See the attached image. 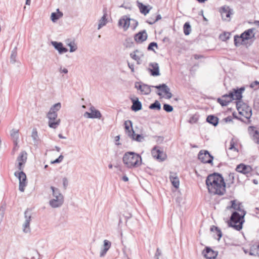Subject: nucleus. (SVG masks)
I'll use <instances>...</instances> for the list:
<instances>
[{"label": "nucleus", "instance_id": "f257e3e1", "mask_svg": "<svg viewBox=\"0 0 259 259\" xmlns=\"http://www.w3.org/2000/svg\"><path fill=\"white\" fill-rule=\"evenodd\" d=\"M208 192L213 194L222 195L226 191V184L222 176L213 173L208 175L206 180Z\"/></svg>", "mask_w": 259, "mask_h": 259}, {"label": "nucleus", "instance_id": "f03ea898", "mask_svg": "<svg viewBox=\"0 0 259 259\" xmlns=\"http://www.w3.org/2000/svg\"><path fill=\"white\" fill-rule=\"evenodd\" d=\"M231 208L236 211L233 212L230 217L228 225L234 229L240 231L242 228V224L244 222V217L246 211L242 208L240 203H236L235 200L231 201Z\"/></svg>", "mask_w": 259, "mask_h": 259}, {"label": "nucleus", "instance_id": "7ed1b4c3", "mask_svg": "<svg viewBox=\"0 0 259 259\" xmlns=\"http://www.w3.org/2000/svg\"><path fill=\"white\" fill-rule=\"evenodd\" d=\"M122 160L125 165L129 168L139 167L142 164L141 156L134 152H126Z\"/></svg>", "mask_w": 259, "mask_h": 259}, {"label": "nucleus", "instance_id": "20e7f679", "mask_svg": "<svg viewBox=\"0 0 259 259\" xmlns=\"http://www.w3.org/2000/svg\"><path fill=\"white\" fill-rule=\"evenodd\" d=\"M244 90V88L237 89H233L229 94H225L222 96L223 99H218V102L222 106H227L232 100L241 101L242 97V93Z\"/></svg>", "mask_w": 259, "mask_h": 259}, {"label": "nucleus", "instance_id": "39448f33", "mask_svg": "<svg viewBox=\"0 0 259 259\" xmlns=\"http://www.w3.org/2000/svg\"><path fill=\"white\" fill-rule=\"evenodd\" d=\"M50 189L52 191V197L49 200V205L53 208L61 207L64 201L63 195L58 188L54 186H51Z\"/></svg>", "mask_w": 259, "mask_h": 259}, {"label": "nucleus", "instance_id": "423d86ee", "mask_svg": "<svg viewBox=\"0 0 259 259\" xmlns=\"http://www.w3.org/2000/svg\"><path fill=\"white\" fill-rule=\"evenodd\" d=\"M61 103H57L53 105L50 108L47 114V117L49 119V126L50 127L55 129L60 124V119H57V111H59L61 109Z\"/></svg>", "mask_w": 259, "mask_h": 259}, {"label": "nucleus", "instance_id": "0eeeda50", "mask_svg": "<svg viewBox=\"0 0 259 259\" xmlns=\"http://www.w3.org/2000/svg\"><path fill=\"white\" fill-rule=\"evenodd\" d=\"M237 109L239 113L246 119H249L252 115V109L250 107L246 104L243 103L241 101L236 102Z\"/></svg>", "mask_w": 259, "mask_h": 259}, {"label": "nucleus", "instance_id": "6e6552de", "mask_svg": "<svg viewBox=\"0 0 259 259\" xmlns=\"http://www.w3.org/2000/svg\"><path fill=\"white\" fill-rule=\"evenodd\" d=\"M14 175L19 181V190L22 192H24L27 184L26 174L22 170L15 172Z\"/></svg>", "mask_w": 259, "mask_h": 259}, {"label": "nucleus", "instance_id": "1a4fd4ad", "mask_svg": "<svg viewBox=\"0 0 259 259\" xmlns=\"http://www.w3.org/2000/svg\"><path fill=\"white\" fill-rule=\"evenodd\" d=\"M31 212L27 209L24 212V221L22 225V229L24 233H29L31 232L30 223L31 220Z\"/></svg>", "mask_w": 259, "mask_h": 259}, {"label": "nucleus", "instance_id": "9d476101", "mask_svg": "<svg viewBox=\"0 0 259 259\" xmlns=\"http://www.w3.org/2000/svg\"><path fill=\"white\" fill-rule=\"evenodd\" d=\"M198 158L202 162L204 163H212L213 159V157L206 150H201L198 154Z\"/></svg>", "mask_w": 259, "mask_h": 259}, {"label": "nucleus", "instance_id": "9b49d317", "mask_svg": "<svg viewBox=\"0 0 259 259\" xmlns=\"http://www.w3.org/2000/svg\"><path fill=\"white\" fill-rule=\"evenodd\" d=\"M254 28H250L245 30L240 36L235 35V41H236V39H242V41L251 39L254 37Z\"/></svg>", "mask_w": 259, "mask_h": 259}, {"label": "nucleus", "instance_id": "f8f14e48", "mask_svg": "<svg viewBox=\"0 0 259 259\" xmlns=\"http://www.w3.org/2000/svg\"><path fill=\"white\" fill-rule=\"evenodd\" d=\"M152 85H148L141 82H136L135 84V88L138 90L140 91L141 94L146 95H148L150 94L151 92V88H152Z\"/></svg>", "mask_w": 259, "mask_h": 259}, {"label": "nucleus", "instance_id": "ddd939ff", "mask_svg": "<svg viewBox=\"0 0 259 259\" xmlns=\"http://www.w3.org/2000/svg\"><path fill=\"white\" fill-rule=\"evenodd\" d=\"M152 155L154 158L160 161H164L166 158V154L163 151L154 147L151 151Z\"/></svg>", "mask_w": 259, "mask_h": 259}, {"label": "nucleus", "instance_id": "4468645a", "mask_svg": "<svg viewBox=\"0 0 259 259\" xmlns=\"http://www.w3.org/2000/svg\"><path fill=\"white\" fill-rule=\"evenodd\" d=\"M27 160V153L25 151H22L17 158L18 161L17 168L19 170H23L24 165Z\"/></svg>", "mask_w": 259, "mask_h": 259}, {"label": "nucleus", "instance_id": "2eb2a0df", "mask_svg": "<svg viewBox=\"0 0 259 259\" xmlns=\"http://www.w3.org/2000/svg\"><path fill=\"white\" fill-rule=\"evenodd\" d=\"M152 88H154L155 89H157L159 90V91L162 92L165 94L166 95L165 98L167 99H170L172 95L170 92V89L168 88V87L164 83L160 84L158 85L155 86H152Z\"/></svg>", "mask_w": 259, "mask_h": 259}, {"label": "nucleus", "instance_id": "dca6fc26", "mask_svg": "<svg viewBox=\"0 0 259 259\" xmlns=\"http://www.w3.org/2000/svg\"><path fill=\"white\" fill-rule=\"evenodd\" d=\"M90 110L91 112H85L84 114V117L89 118H100L101 117L100 112L95 109L94 107H91Z\"/></svg>", "mask_w": 259, "mask_h": 259}, {"label": "nucleus", "instance_id": "f3484780", "mask_svg": "<svg viewBox=\"0 0 259 259\" xmlns=\"http://www.w3.org/2000/svg\"><path fill=\"white\" fill-rule=\"evenodd\" d=\"M248 131L252 140L255 143L259 144V132L253 126H249Z\"/></svg>", "mask_w": 259, "mask_h": 259}, {"label": "nucleus", "instance_id": "a211bd4d", "mask_svg": "<svg viewBox=\"0 0 259 259\" xmlns=\"http://www.w3.org/2000/svg\"><path fill=\"white\" fill-rule=\"evenodd\" d=\"M204 256L207 259H212L217 257L218 252L209 247H206L202 252Z\"/></svg>", "mask_w": 259, "mask_h": 259}, {"label": "nucleus", "instance_id": "6ab92c4d", "mask_svg": "<svg viewBox=\"0 0 259 259\" xmlns=\"http://www.w3.org/2000/svg\"><path fill=\"white\" fill-rule=\"evenodd\" d=\"M131 19L127 16H124L118 21V26L122 27L124 30H126L130 26Z\"/></svg>", "mask_w": 259, "mask_h": 259}, {"label": "nucleus", "instance_id": "aec40b11", "mask_svg": "<svg viewBox=\"0 0 259 259\" xmlns=\"http://www.w3.org/2000/svg\"><path fill=\"white\" fill-rule=\"evenodd\" d=\"M236 170L239 172L246 175L250 173L252 171V168L249 165H246L241 163L237 166Z\"/></svg>", "mask_w": 259, "mask_h": 259}, {"label": "nucleus", "instance_id": "412c9836", "mask_svg": "<svg viewBox=\"0 0 259 259\" xmlns=\"http://www.w3.org/2000/svg\"><path fill=\"white\" fill-rule=\"evenodd\" d=\"M149 66L151 67V68L149 69V70L150 72V74L151 75L153 76H159L160 75L159 67L157 63H151L149 64Z\"/></svg>", "mask_w": 259, "mask_h": 259}, {"label": "nucleus", "instance_id": "4be33fe9", "mask_svg": "<svg viewBox=\"0 0 259 259\" xmlns=\"http://www.w3.org/2000/svg\"><path fill=\"white\" fill-rule=\"evenodd\" d=\"M125 133L128 137L134 135V131L133 129V123L131 120H127L124 123Z\"/></svg>", "mask_w": 259, "mask_h": 259}, {"label": "nucleus", "instance_id": "5701e85b", "mask_svg": "<svg viewBox=\"0 0 259 259\" xmlns=\"http://www.w3.org/2000/svg\"><path fill=\"white\" fill-rule=\"evenodd\" d=\"M137 6L140 10V12L144 15H146L148 14L150 10L152 9V7L150 6L144 5L143 3L138 1H137Z\"/></svg>", "mask_w": 259, "mask_h": 259}, {"label": "nucleus", "instance_id": "b1692460", "mask_svg": "<svg viewBox=\"0 0 259 259\" xmlns=\"http://www.w3.org/2000/svg\"><path fill=\"white\" fill-rule=\"evenodd\" d=\"M135 41L137 42H142L147 38V34L146 31L144 30L137 33L134 37Z\"/></svg>", "mask_w": 259, "mask_h": 259}, {"label": "nucleus", "instance_id": "393cba45", "mask_svg": "<svg viewBox=\"0 0 259 259\" xmlns=\"http://www.w3.org/2000/svg\"><path fill=\"white\" fill-rule=\"evenodd\" d=\"M52 44L56 50H57L59 54L66 53L68 51L67 49L64 47L63 44L60 42L52 41Z\"/></svg>", "mask_w": 259, "mask_h": 259}, {"label": "nucleus", "instance_id": "a878e982", "mask_svg": "<svg viewBox=\"0 0 259 259\" xmlns=\"http://www.w3.org/2000/svg\"><path fill=\"white\" fill-rule=\"evenodd\" d=\"M67 46L70 48L69 52L73 53L77 50V45L74 40L67 39L65 41Z\"/></svg>", "mask_w": 259, "mask_h": 259}, {"label": "nucleus", "instance_id": "bb28decb", "mask_svg": "<svg viewBox=\"0 0 259 259\" xmlns=\"http://www.w3.org/2000/svg\"><path fill=\"white\" fill-rule=\"evenodd\" d=\"M143 56V54L142 52L138 50H136L133 53L130 54V57L137 62L138 64H140L141 58Z\"/></svg>", "mask_w": 259, "mask_h": 259}, {"label": "nucleus", "instance_id": "cd10ccee", "mask_svg": "<svg viewBox=\"0 0 259 259\" xmlns=\"http://www.w3.org/2000/svg\"><path fill=\"white\" fill-rule=\"evenodd\" d=\"M111 245V242L107 240H104L103 248L101 249L100 251V257H103L106 254L107 251L109 249Z\"/></svg>", "mask_w": 259, "mask_h": 259}, {"label": "nucleus", "instance_id": "c85d7f7f", "mask_svg": "<svg viewBox=\"0 0 259 259\" xmlns=\"http://www.w3.org/2000/svg\"><path fill=\"white\" fill-rule=\"evenodd\" d=\"M169 179L174 187L176 188L179 187L180 181L176 174H171L169 176Z\"/></svg>", "mask_w": 259, "mask_h": 259}, {"label": "nucleus", "instance_id": "c756f323", "mask_svg": "<svg viewBox=\"0 0 259 259\" xmlns=\"http://www.w3.org/2000/svg\"><path fill=\"white\" fill-rule=\"evenodd\" d=\"M232 14V10L229 8H223L221 11L222 17L223 19L227 20L229 18L230 15Z\"/></svg>", "mask_w": 259, "mask_h": 259}, {"label": "nucleus", "instance_id": "7c9ffc66", "mask_svg": "<svg viewBox=\"0 0 259 259\" xmlns=\"http://www.w3.org/2000/svg\"><path fill=\"white\" fill-rule=\"evenodd\" d=\"M63 13L59 11V9H57V12H54L51 14V19L53 22H56L59 18L63 16Z\"/></svg>", "mask_w": 259, "mask_h": 259}, {"label": "nucleus", "instance_id": "2f4dec72", "mask_svg": "<svg viewBox=\"0 0 259 259\" xmlns=\"http://www.w3.org/2000/svg\"><path fill=\"white\" fill-rule=\"evenodd\" d=\"M132 101H133V105H132L131 108L133 111H138L141 109L142 104H141V102L139 101L138 98H137L136 100H133Z\"/></svg>", "mask_w": 259, "mask_h": 259}, {"label": "nucleus", "instance_id": "473e14b6", "mask_svg": "<svg viewBox=\"0 0 259 259\" xmlns=\"http://www.w3.org/2000/svg\"><path fill=\"white\" fill-rule=\"evenodd\" d=\"M10 135L13 143L19 142V130H12L10 132Z\"/></svg>", "mask_w": 259, "mask_h": 259}, {"label": "nucleus", "instance_id": "72a5a7b5", "mask_svg": "<svg viewBox=\"0 0 259 259\" xmlns=\"http://www.w3.org/2000/svg\"><path fill=\"white\" fill-rule=\"evenodd\" d=\"M206 121L213 125L216 126L218 124L219 119L218 117L214 116V115H210L207 116Z\"/></svg>", "mask_w": 259, "mask_h": 259}, {"label": "nucleus", "instance_id": "f704fd0d", "mask_svg": "<svg viewBox=\"0 0 259 259\" xmlns=\"http://www.w3.org/2000/svg\"><path fill=\"white\" fill-rule=\"evenodd\" d=\"M31 138L33 139L34 145H37L38 144L39 138L37 134V132L36 128H33L31 133Z\"/></svg>", "mask_w": 259, "mask_h": 259}, {"label": "nucleus", "instance_id": "c9c22d12", "mask_svg": "<svg viewBox=\"0 0 259 259\" xmlns=\"http://www.w3.org/2000/svg\"><path fill=\"white\" fill-rule=\"evenodd\" d=\"M107 23V19H106V14H104V15L102 17L101 19L99 20L98 29L99 30L101 29L102 27L105 26L106 24Z\"/></svg>", "mask_w": 259, "mask_h": 259}, {"label": "nucleus", "instance_id": "e433bc0d", "mask_svg": "<svg viewBox=\"0 0 259 259\" xmlns=\"http://www.w3.org/2000/svg\"><path fill=\"white\" fill-rule=\"evenodd\" d=\"M150 109L160 110L161 109V104L157 100H156L153 103L149 106Z\"/></svg>", "mask_w": 259, "mask_h": 259}, {"label": "nucleus", "instance_id": "4c0bfd02", "mask_svg": "<svg viewBox=\"0 0 259 259\" xmlns=\"http://www.w3.org/2000/svg\"><path fill=\"white\" fill-rule=\"evenodd\" d=\"M129 137L131 138L132 140L139 142H142L144 139L143 136L140 134H136L135 132L134 135L132 136H130Z\"/></svg>", "mask_w": 259, "mask_h": 259}, {"label": "nucleus", "instance_id": "58836bf2", "mask_svg": "<svg viewBox=\"0 0 259 259\" xmlns=\"http://www.w3.org/2000/svg\"><path fill=\"white\" fill-rule=\"evenodd\" d=\"M184 33L186 35H188L190 33L191 31V26L189 22H186L184 25Z\"/></svg>", "mask_w": 259, "mask_h": 259}, {"label": "nucleus", "instance_id": "ea45409f", "mask_svg": "<svg viewBox=\"0 0 259 259\" xmlns=\"http://www.w3.org/2000/svg\"><path fill=\"white\" fill-rule=\"evenodd\" d=\"M16 57H17V51L16 48H15L13 50H12L11 57H10V62L11 63H15L16 61Z\"/></svg>", "mask_w": 259, "mask_h": 259}, {"label": "nucleus", "instance_id": "a19ab883", "mask_svg": "<svg viewBox=\"0 0 259 259\" xmlns=\"http://www.w3.org/2000/svg\"><path fill=\"white\" fill-rule=\"evenodd\" d=\"M210 230L212 232H216V233L217 234V236L218 237V239L219 240L221 238V237L222 236L221 231L218 227H215L214 226H212L210 228Z\"/></svg>", "mask_w": 259, "mask_h": 259}, {"label": "nucleus", "instance_id": "79ce46f5", "mask_svg": "<svg viewBox=\"0 0 259 259\" xmlns=\"http://www.w3.org/2000/svg\"><path fill=\"white\" fill-rule=\"evenodd\" d=\"M258 245L256 246H253L249 250V254L252 256L258 255Z\"/></svg>", "mask_w": 259, "mask_h": 259}, {"label": "nucleus", "instance_id": "37998d69", "mask_svg": "<svg viewBox=\"0 0 259 259\" xmlns=\"http://www.w3.org/2000/svg\"><path fill=\"white\" fill-rule=\"evenodd\" d=\"M163 110L167 112H171L173 111V107L172 106L167 104H164L163 106Z\"/></svg>", "mask_w": 259, "mask_h": 259}, {"label": "nucleus", "instance_id": "c03bdc74", "mask_svg": "<svg viewBox=\"0 0 259 259\" xmlns=\"http://www.w3.org/2000/svg\"><path fill=\"white\" fill-rule=\"evenodd\" d=\"M138 25V22L137 20L134 19H131L130 20V26L133 29H135Z\"/></svg>", "mask_w": 259, "mask_h": 259}, {"label": "nucleus", "instance_id": "a18cd8bd", "mask_svg": "<svg viewBox=\"0 0 259 259\" xmlns=\"http://www.w3.org/2000/svg\"><path fill=\"white\" fill-rule=\"evenodd\" d=\"M161 19V16L160 14H159V15H157L156 18L155 19V20H152V21L147 20L146 22L149 23V24L152 25V24H154L156 22L160 20Z\"/></svg>", "mask_w": 259, "mask_h": 259}, {"label": "nucleus", "instance_id": "49530a36", "mask_svg": "<svg viewBox=\"0 0 259 259\" xmlns=\"http://www.w3.org/2000/svg\"><path fill=\"white\" fill-rule=\"evenodd\" d=\"M198 120V116L196 115H193L191 116L189 120V122L190 123H196Z\"/></svg>", "mask_w": 259, "mask_h": 259}, {"label": "nucleus", "instance_id": "de8ad7c7", "mask_svg": "<svg viewBox=\"0 0 259 259\" xmlns=\"http://www.w3.org/2000/svg\"><path fill=\"white\" fill-rule=\"evenodd\" d=\"M64 158V156L62 155H60L58 158L55 159V160L51 162L52 163H58L62 162Z\"/></svg>", "mask_w": 259, "mask_h": 259}, {"label": "nucleus", "instance_id": "09e8293b", "mask_svg": "<svg viewBox=\"0 0 259 259\" xmlns=\"http://www.w3.org/2000/svg\"><path fill=\"white\" fill-rule=\"evenodd\" d=\"M155 47L156 48H157V47H158L157 44L156 42H152L150 43V44L149 45V46L148 47V50L154 51V50L153 49V47Z\"/></svg>", "mask_w": 259, "mask_h": 259}, {"label": "nucleus", "instance_id": "8fccbe9b", "mask_svg": "<svg viewBox=\"0 0 259 259\" xmlns=\"http://www.w3.org/2000/svg\"><path fill=\"white\" fill-rule=\"evenodd\" d=\"M5 213V208L3 206L0 207V223L2 221Z\"/></svg>", "mask_w": 259, "mask_h": 259}, {"label": "nucleus", "instance_id": "3c124183", "mask_svg": "<svg viewBox=\"0 0 259 259\" xmlns=\"http://www.w3.org/2000/svg\"><path fill=\"white\" fill-rule=\"evenodd\" d=\"M229 150L237 151V149L235 147V143L233 141L230 142V145L229 148Z\"/></svg>", "mask_w": 259, "mask_h": 259}, {"label": "nucleus", "instance_id": "603ef678", "mask_svg": "<svg viewBox=\"0 0 259 259\" xmlns=\"http://www.w3.org/2000/svg\"><path fill=\"white\" fill-rule=\"evenodd\" d=\"M63 187H64V188L65 189L66 188V187H67L68 186V180L66 178H64L63 179Z\"/></svg>", "mask_w": 259, "mask_h": 259}, {"label": "nucleus", "instance_id": "864d4df0", "mask_svg": "<svg viewBox=\"0 0 259 259\" xmlns=\"http://www.w3.org/2000/svg\"><path fill=\"white\" fill-rule=\"evenodd\" d=\"M242 39H236V41L234 40V44L236 47L239 46L242 44Z\"/></svg>", "mask_w": 259, "mask_h": 259}, {"label": "nucleus", "instance_id": "5fc2aeb1", "mask_svg": "<svg viewBox=\"0 0 259 259\" xmlns=\"http://www.w3.org/2000/svg\"><path fill=\"white\" fill-rule=\"evenodd\" d=\"M14 147L13 149V152L14 153V152L16 151H17L19 149V146H18V142L14 143Z\"/></svg>", "mask_w": 259, "mask_h": 259}, {"label": "nucleus", "instance_id": "6e6d98bb", "mask_svg": "<svg viewBox=\"0 0 259 259\" xmlns=\"http://www.w3.org/2000/svg\"><path fill=\"white\" fill-rule=\"evenodd\" d=\"M128 66L131 69L132 72L135 71L134 65L133 64H131L130 63L128 62Z\"/></svg>", "mask_w": 259, "mask_h": 259}, {"label": "nucleus", "instance_id": "4d7b16f0", "mask_svg": "<svg viewBox=\"0 0 259 259\" xmlns=\"http://www.w3.org/2000/svg\"><path fill=\"white\" fill-rule=\"evenodd\" d=\"M225 121L226 122H230L232 121V117L230 116L227 117L224 119Z\"/></svg>", "mask_w": 259, "mask_h": 259}, {"label": "nucleus", "instance_id": "13d9d810", "mask_svg": "<svg viewBox=\"0 0 259 259\" xmlns=\"http://www.w3.org/2000/svg\"><path fill=\"white\" fill-rule=\"evenodd\" d=\"M161 255V251L159 248H157L155 256H158ZM157 259H158V257H157Z\"/></svg>", "mask_w": 259, "mask_h": 259}, {"label": "nucleus", "instance_id": "bf43d9fd", "mask_svg": "<svg viewBox=\"0 0 259 259\" xmlns=\"http://www.w3.org/2000/svg\"><path fill=\"white\" fill-rule=\"evenodd\" d=\"M120 139V136H117L115 137V141H116V145H120V143H119V142H117Z\"/></svg>", "mask_w": 259, "mask_h": 259}, {"label": "nucleus", "instance_id": "052dcab7", "mask_svg": "<svg viewBox=\"0 0 259 259\" xmlns=\"http://www.w3.org/2000/svg\"><path fill=\"white\" fill-rule=\"evenodd\" d=\"M122 180L124 182H127L128 181V178L126 176H124L122 177Z\"/></svg>", "mask_w": 259, "mask_h": 259}, {"label": "nucleus", "instance_id": "680f3d73", "mask_svg": "<svg viewBox=\"0 0 259 259\" xmlns=\"http://www.w3.org/2000/svg\"><path fill=\"white\" fill-rule=\"evenodd\" d=\"M61 71L65 74L68 73V70L66 68H64L62 70L61 69Z\"/></svg>", "mask_w": 259, "mask_h": 259}, {"label": "nucleus", "instance_id": "e2e57ef3", "mask_svg": "<svg viewBox=\"0 0 259 259\" xmlns=\"http://www.w3.org/2000/svg\"><path fill=\"white\" fill-rule=\"evenodd\" d=\"M194 58H195V59H199V58H202V56L198 55H195L194 56Z\"/></svg>", "mask_w": 259, "mask_h": 259}, {"label": "nucleus", "instance_id": "0e129e2a", "mask_svg": "<svg viewBox=\"0 0 259 259\" xmlns=\"http://www.w3.org/2000/svg\"><path fill=\"white\" fill-rule=\"evenodd\" d=\"M58 137L60 139H66V137H64L62 134H60L58 135Z\"/></svg>", "mask_w": 259, "mask_h": 259}, {"label": "nucleus", "instance_id": "69168bd1", "mask_svg": "<svg viewBox=\"0 0 259 259\" xmlns=\"http://www.w3.org/2000/svg\"><path fill=\"white\" fill-rule=\"evenodd\" d=\"M256 214L259 213V207H256L254 211Z\"/></svg>", "mask_w": 259, "mask_h": 259}, {"label": "nucleus", "instance_id": "338daca9", "mask_svg": "<svg viewBox=\"0 0 259 259\" xmlns=\"http://www.w3.org/2000/svg\"><path fill=\"white\" fill-rule=\"evenodd\" d=\"M254 24L257 26H259V21H255L254 22H253Z\"/></svg>", "mask_w": 259, "mask_h": 259}, {"label": "nucleus", "instance_id": "774afa93", "mask_svg": "<svg viewBox=\"0 0 259 259\" xmlns=\"http://www.w3.org/2000/svg\"><path fill=\"white\" fill-rule=\"evenodd\" d=\"M55 149H56V151L57 152H60V147H59L58 146H56L55 147Z\"/></svg>", "mask_w": 259, "mask_h": 259}]
</instances>
